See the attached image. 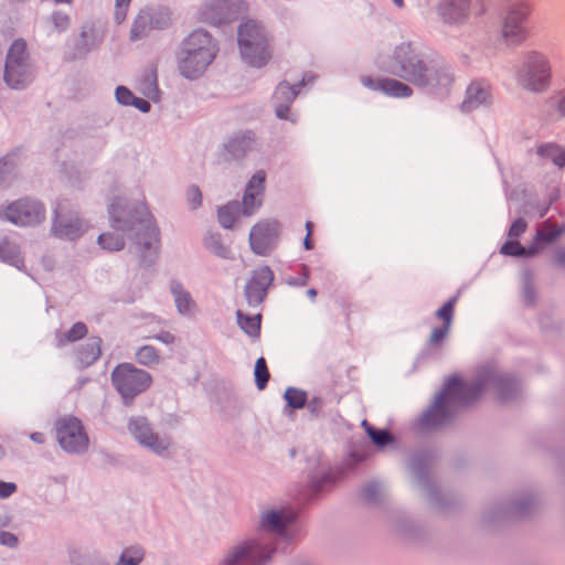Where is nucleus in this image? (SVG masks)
<instances>
[{
    "label": "nucleus",
    "instance_id": "9d476101",
    "mask_svg": "<svg viewBox=\"0 0 565 565\" xmlns=\"http://www.w3.org/2000/svg\"><path fill=\"white\" fill-rule=\"evenodd\" d=\"M55 430L57 443L65 452L82 455L87 451L89 438L77 417L64 416L57 419Z\"/></svg>",
    "mask_w": 565,
    "mask_h": 565
},
{
    "label": "nucleus",
    "instance_id": "ddd939ff",
    "mask_svg": "<svg viewBox=\"0 0 565 565\" xmlns=\"http://www.w3.org/2000/svg\"><path fill=\"white\" fill-rule=\"evenodd\" d=\"M281 225L277 220H262L257 222L249 233V245L257 255H267L276 246Z\"/></svg>",
    "mask_w": 565,
    "mask_h": 565
},
{
    "label": "nucleus",
    "instance_id": "ea45409f",
    "mask_svg": "<svg viewBox=\"0 0 565 565\" xmlns=\"http://www.w3.org/2000/svg\"><path fill=\"white\" fill-rule=\"evenodd\" d=\"M362 426L376 446L383 447L393 441V438L387 430L375 429L366 420H363Z\"/></svg>",
    "mask_w": 565,
    "mask_h": 565
},
{
    "label": "nucleus",
    "instance_id": "c85d7f7f",
    "mask_svg": "<svg viewBox=\"0 0 565 565\" xmlns=\"http://www.w3.org/2000/svg\"><path fill=\"white\" fill-rule=\"evenodd\" d=\"M242 215L237 201L221 206L217 211V220L224 228H233Z\"/></svg>",
    "mask_w": 565,
    "mask_h": 565
},
{
    "label": "nucleus",
    "instance_id": "412c9836",
    "mask_svg": "<svg viewBox=\"0 0 565 565\" xmlns=\"http://www.w3.org/2000/svg\"><path fill=\"white\" fill-rule=\"evenodd\" d=\"M245 10L243 0H214V23L236 20Z\"/></svg>",
    "mask_w": 565,
    "mask_h": 565
},
{
    "label": "nucleus",
    "instance_id": "a18cd8bd",
    "mask_svg": "<svg viewBox=\"0 0 565 565\" xmlns=\"http://www.w3.org/2000/svg\"><path fill=\"white\" fill-rule=\"evenodd\" d=\"M501 253L510 256H522L526 254L525 248L522 247L518 241L512 238L503 244Z\"/></svg>",
    "mask_w": 565,
    "mask_h": 565
},
{
    "label": "nucleus",
    "instance_id": "864d4df0",
    "mask_svg": "<svg viewBox=\"0 0 565 565\" xmlns=\"http://www.w3.org/2000/svg\"><path fill=\"white\" fill-rule=\"evenodd\" d=\"M17 491V484L13 482L0 481V498L7 499Z\"/></svg>",
    "mask_w": 565,
    "mask_h": 565
},
{
    "label": "nucleus",
    "instance_id": "b1692460",
    "mask_svg": "<svg viewBox=\"0 0 565 565\" xmlns=\"http://www.w3.org/2000/svg\"><path fill=\"white\" fill-rule=\"evenodd\" d=\"M102 353V339L89 337L86 342L76 349L75 355L79 367H87L94 364Z\"/></svg>",
    "mask_w": 565,
    "mask_h": 565
},
{
    "label": "nucleus",
    "instance_id": "8fccbe9b",
    "mask_svg": "<svg viewBox=\"0 0 565 565\" xmlns=\"http://www.w3.org/2000/svg\"><path fill=\"white\" fill-rule=\"evenodd\" d=\"M0 545L12 550L17 548L19 546V539L11 532L0 531Z\"/></svg>",
    "mask_w": 565,
    "mask_h": 565
},
{
    "label": "nucleus",
    "instance_id": "a878e982",
    "mask_svg": "<svg viewBox=\"0 0 565 565\" xmlns=\"http://www.w3.org/2000/svg\"><path fill=\"white\" fill-rule=\"evenodd\" d=\"M294 519L295 513L289 510L268 511L262 516V525L266 530L281 532Z\"/></svg>",
    "mask_w": 565,
    "mask_h": 565
},
{
    "label": "nucleus",
    "instance_id": "c03bdc74",
    "mask_svg": "<svg viewBox=\"0 0 565 565\" xmlns=\"http://www.w3.org/2000/svg\"><path fill=\"white\" fill-rule=\"evenodd\" d=\"M52 23L55 28V30L61 33L68 29L70 26V17L62 12V11H55L51 14Z\"/></svg>",
    "mask_w": 565,
    "mask_h": 565
},
{
    "label": "nucleus",
    "instance_id": "680f3d73",
    "mask_svg": "<svg viewBox=\"0 0 565 565\" xmlns=\"http://www.w3.org/2000/svg\"><path fill=\"white\" fill-rule=\"evenodd\" d=\"M557 113L561 116H565V90L561 93L559 98L556 104Z\"/></svg>",
    "mask_w": 565,
    "mask_h": 565
},
{
    "label": "nucleus",
    "instance_id": "4468645a",
    "mask_svg": "<svg viewBox=\"0 0 565 565\" xmlns=\"http://www.w3.org/2000/svg\"><path fill=\"white\" fill-rule=\"evenodd\" d=\"M526 10L521 7L513 8L505 13L502 20L500 35L507 45H520L526 40Z\"/></svg>",
    "mask_w": 565,
    "mask_h": 565
},
{
    "label": "nucleus",
    "instance_id": "393cba45",
    "mask_svg": "<svg viewBox=\"0 0 565 565\" xmlns=\"http://www.w3.org/2000/svg\"><path fill=\"white\" fill-rule=\"evenodd\" d=\"M0 260L21 269L24 266L19 243L10 236L0 237Z\"/></svg>",
    "mask_w": 565,
    "mask_h": 565
},
{
    "label": "nucleus",
    "instance_id": "4d7b16f0",
    "mask_svg": "<svg viewBox=\"0 0 565 565\" xmlns=\"http://www.w3.org/2000/svg\"><path fill=\"white\" fill-rule=\"evenodd\" d=\"M361 83L372 90H380V78L373 79L370 76H363L361 77Z\"/></svg>",
    "mask_w": 565,
    "mask_h": 565
},
{
    "label": "nucleus",
    "instance_id": "4be33fe9",
    "mask_svg": "<svg viewBox=\"0 0 565 565\" xmlns=\"http://www.w3.org/2000/svg\"><path fill=\"white\" fill-rule=\"evenodd\" d=\"M298 95V90L287 82L280 83L274 94L276 102V116L280 119H288L290 105Z\"/></svg>",
    "mask_w": 565,
    "mask_h": 565
},
{
    "label": "nucleus",
    "instance_id": "de8ad7c7",
    "mask_svg": "<svg viewBox=\"0 0 565 565\" xmlns=\"http://www.w3.org/2000/svg\"><path fill=\"white\" fill-rule=\"evenodd\" d=\"M115 97L118 104L124 106H130L131 99H134L135 95L126 86H118L115 90Z\"/></svg>",
    "mask_w": 565,
    "mask_h": 565
},
{
    "label": "nucleus",
    "instance_id": "aec40b11",
    "mask_svg": "<svg viewBox=\"0 0 565 565\" xmlns=\"http://www.w3.org/2000/svg\"><path fill=\"white\" fill-rule=\"evenodd\" d=\"M491 99L490 86L483 81L472 82L466 92V98L461 104L463 111H471Z\"/></svg>",
    "mask_w": 565,
    "mask_h": 565
},
{
    "label": "nucleus",
    "instance_id": "f704fd0d",
    "mask_svg": "<svg viewBox=\"0 0 565 565\" xmlns=\"http://www.w3.org/2000/svg\"><path fill=\"white\" fill-rule=\"evenodd\" d=\"M541 157L548 158L558 167L565 166V148L555 143L541 146L537 150Z\"/></svg>",
    "mask_w": 565,
    "mask_h": 565
},
{
    "label": "nucleus",
    "instance_id": "4c0bfd02",
    "mask_svg": "<svg viewBox=\"0 0 565 565\" xmlns=\"http://www.w3.org/2000/svg\"><path fill=\"white\" fill-rule=\"evenodd\" d=\"M255 384L259 391H263L269 381L270 373L268 371L266 360L262 356L256 360L254 369Z\"/></svg>",
    "mask_w": 565,
    "mask_h": 565
},
{
    "label": "nucleus",
    "instance_id": "2eb2a0df",
    "mask_svg": "<svg viewBox=\"0 0 565 565\" xmlns=\"http://www.w3.org/2000/svg\"><path fill=\"white\" fill-rule=\"evenodd\" d=\"M266 173L264 170L256 171L248 183L242 199L241 212L244 216H252L263 204L265 192Z\"/></svg>",
    "mask_w": 565,
    "mask_h": 565
},
{
    "label": "nucleus",
    "instance_id": "052dcab7",
    "mask_svg": "<svg viewBox=\"0 0 565 565\" xmlns=\"http://www.w3.org/2000/svg\"><path fill=\"white\" fill-rule=\"evenodd\" d=\"M12 523V515L8 512H0V530L9 527Z\"/></svg>",
    "mask_w": 565,
    "mask_h": 565
},
{
    "label": "nucleus",
    "instance_id": "6e6552de",
    "mask_svg": "<svg viewBox=\"0 0 565 565\" xmlns=\"http://www.w3.org/2000/svg\"><path fill=\"white\" fill-rule=\"evenodd\" d=\"M111 381L124 404L130 406L135 397L150 386L152 377L147 371L131 363H121L113 370Z\"/></svg>",
    "mask_w": 565,
    "mask_h": 565
},
{
    "label": "nucleus",
    "instance_id": "473e14b6",
    "mask_svg": "<svg viewBox=\"0 0 565 565\" xmlns=\"http://www.w3.org/2000/svg\"><path fill=\"white\" fill-rule=\"evenodd\" d=\"M87 334V327L84 322H75L65 333H57V347H63L68 342H75Z\"/></svg>",
    "mask_w": 565,
    "mask_h": 565
},
{
    "label": "nucleus",
    "instance_id": "49530a36",
    "mask_svg": "<svg viewBox=\"0 0 565 565\" xmlns=\"http://www.w3.org/2000/svg\"><path fill=\"white\" fill-rule=\"evenodd\" d=\"M186 202L191 210L198 209L202 203V193L196 185H191L186 190Z\"/></svg>",
    "mask_w": 565,
    "mask_h": 565
},
{
    "label": "nucleus",
    "instance_id": "f257e3e1",
    "mask_svg": "<svg viewBox=\"0 0 565 565\" xmlns=\"http://www.w3.org/2000/svg\"><path fill=\"white\" fill-rule=\"evenodd\" d=\"M110 227L115 232L102 233L98 245L109 252L125 247V237L131 239L132 252L143 268L154 265L160 256V231L143 201L115 198L108 205Z\"/></svg>",
    "mask_w": 565,
    "mask_h": 565
},
{
    "label": "nucleus",
    "instance_id": "6e6d98bb",
    "mask_svg": "<svg viewBox=\"0 0 565 565\" xmlns=\"http://www.w3.org/2000/svg\"><path fill=\"white\" fill-rule=\"evenodd\" d=\"M380 492V487L376 483H370L363 489V495L366 500H374Z\"/></svg>",
    "mask_w": 565,
    "mask_h": 565
},
{
    "label": "nucleus",
    "instance_id": "58836bf2",
    "mask_svg": "<svg viewBox=\"0 0 565 565\" xmlns=\"http://www.w3.org/2000/svg\"><path fill=\"white\" fill-rule=\"evenodd\" d=\"M284 397L287 405L296 409L302 408L307 402V393L296 387H288L285 391Z\"/></svg>",
    "mask_w": 565,
    "mask_h": 565
},
{
    "label": "nucleus",
    "instance_id": "bb28decb",
    "mask_svg": "<svg viewBox=\"0 0 565 565\" xmlns=\"http://www.w3.org/2000/svg\"><path fill=\"white\" fill-rule=\"evenodd\" d=\"M151 30H154V28L151 23V18L145 7L138 12L134 20L129 39L131 41L141 40L147 36Z\"/></svg>",
    "mask_w": 565,
    "mask_h": 565
},
{
    "label": "nucleus",
    "instance_id": "cd10ccee",
    "mask_svg": "<svg viewBox=\"0 0 565 565\" xmlns=\"http://www.w3.org/2000/svg\"><path fill=\"white\" fill-rule=\"evenodd\" d=\"M380 92L395 98L409 97L413 94V89L408 85L386 77L380 78Z\"/></svg>",
    "mask_w": 565,
    "mask_h": 565
},
{
    "label": "nucleus",
    "instance_id": "603ef678",
    "mask_svg": "<svg viewBox=\"0 0 565 565\" xmlns=\"http://www.w3.org/2000/svg\"><path fill=\"white\" fill-rule=\"evenodd\" d=\"M526 226V222L523 218L515 220L509 230V237L512 239L520 237L525 232Z\"/></svg>",
    "mask_w": 565,
    "mask_h": 565
},
{
    "label": "nucleus",
    "instance_id": "09e8293b",
    "mask_svg": "<svg viewBox=\"0 0 565 565\" xmlns=\"http://www.w3.org/2000/svg\"><path fill=\"white\" fill-rule=\"evenodd\" d=\"M450 328L447 326L434 328L430 337H429V343L433 345L439 344L449 333Z\"/></svg>",
    "mask_w": 565,
    "mask_h": 565
},
{
    "label": "nucleus",
    "instance_id": "f3484780",
    "mask_svg": "<svg viewBox=\"0 0 565 565\" xmlns=\"http://www.w3.org/2000/svg\"><path fill=\"white\" fill-rule=\"evenodd\" d=\"M269 558V551L255 543H246L236 547L228 558L226 565H263Z\"/></svg>",
    "mask_w": 565,
    "mask_h": 565
},
{
    "label": "nucleus",
    "instance_id": "dca6fc26",
    "mask_svg": "<svg viewBox=\"0 0 565 565\" xmlns=\"http://www.w3.org/2000/svg\"><path fill=\"white\" fill-rule=\"evenodd\" d=\"M273 280L274 274L269 267L264 266L254 270L245 288L246 299L249 306L256 307L264 301Z\"/></svg>",
    "mask_w": 565,
    "mask_h": 565
},
{
    "label": "nucleus",
    "instance_id": "c9c22d12",
    "mask_svg": "<svg viewBox=\"0 0 565 565\" xmlns=\"http://www.w3.org/2000/svg\"><path fill=\"white\" fill-rule=\"evenodd\" d=\"M145 557V551L140 546H129L122 550L115 565H140Z\"/></svg>",
    "mask_w": 565,
    "mask_h": 565
},
{
    "label": "nucleus",
    "instance_id": "5fc2aeb1",
    "mask_svg": "<svg viewBox=\"0 0 565 565\" xmlns=\"http://www.w3.org/2000/svg\"><path fill=\"white\" fill-rule=\"evenodd\" d=\"M131 100L132 102H131L130 106H134L141 113H148L151 108L150 103L143 98L135 96L134 99H131Z\"/></svg>",
    "mask_w": 565,
    "mask_h": 565
},
{
    "label": "nucleus",
    "instance_id": "7c9ffc66",
    "mask_svg": "<svg viewBox=\"0 0 565 565\" xmlns=\"http://www.w3.org/2000/svg\"><path fill=\"white\" fill-rule=\"evenodd\" d=\"M154 30H164L171 24V11L162 6H147Z\"/></svg>",
    "mask_w": 565,
    "mask_h": 565
},
{
    "label": "nucleus",
    "instance_id": "37998d69",
    "mask_svg": "<svg viewBox=\"0 0 565 565\" xmlns=\"http://www.w3.org/2000/svg\"><path fill=\"white\" fill-rule=\"evenodd\" d=\"M253 140L250 138H237L228 143L230 151L235 156L239 157L247 150L252 149Z\"/></svg>",
    "mask_w": 565,
    "mask_h": 565
},
{
    "label": "nucleus",
    "instance_id": "e433bc0d",
    "mask_svg": "<svg viewBox=\"0 0 565 565\" xmlns=\"http://www.w3.org/2000/svg\"><path fill=\"white\" fill-rule=\"evenodd\" d=\"M138 363L145 366H153L160 363L161 359L157 349L152 345H142L136 352Z\"/></svg>",
    "mask_w": 565,
    "mask_h": 565
},
{
    "label": "nucleus",
    "instance_id": "5701e85b",
    "mask_svg": "<svg viewBox=\"0 0 565 565\" xmlns=\"http://www.w3.org/2000/svg\"><path fill=\"white\" fill-rule=\"evenodd\" d=\"M170 292L173 296L175 308L182 316H191L195 312L196 306L190 292L183 285L177 280L171 279L169 284Z\"/></svg>",
    "mask_w": 565,
    "mask_h": 565
},
{
    "label": "nucleus",
    "instance_id": "2f4dec72",
    "mask_svg": "<svg viewBox=\"0 0 565 565\" xmlns=\"http://www.w3.org/2000/svg\"><path fill=\"white\" fill-rule=\"evenodd\" d=\"M237 321L241 329L249 337L259 335L262 323V315L259 312L254 315H244L241 310H238Z\"/></svg>",
    "mask_w": 565,
    "mask_h": 565
},
{
    "label": "nucleus",
    "instance_id": "69168bd1",
    "mask_svg": "<svg viewBox=\"0 0 565 565\" xmlns=\"http://www.w3.org/2000/svg\"><path fill=\"white\" fill-rule=\"evenodd\" d=\"M306 231L307 234L312 235L313 232V223L311 221L306 222Z\"/></svg>",
    "mask_w": 565,
    "mask_h": 565
},
{
    "label": "nucleus",
    "instance_id": "3c124183",
    "mask_svg": "<svg viewBox=\"0 0 565 565\" xmlns=\"http://www.w3.org/2000/svg\"><path fill=\"white\" fill-rule=\"evenodd\" d=\"M196 19L201 22L212 23V1L205 0L202 8L198 11Z\"/></svg>",
    "mask_w": 565,
    "mask_h": 565
},
{
    "label": "nucleus",
    "instance_id": "9b49d317",
    "mask_svg": "<svg viewBox=\"0 0 565 565\" xmlns=\"http://www.w3.org/2000/svg\"><path fill=\"white\" fill-rule=\"evenodd\" d=\"M128 430L140 446L152 454L161 458L170 457V437L156 433L146 417H131L128 422Z\"/></svg>",
    "mask_w": 565,
    "mask_h": 565
},
{
    "label": "nucleus",
    "instance_id": "c756f323",
    "mask_svg": "<svg viewBox=\"0 0 565 565\" xmlns=\"http://www.w3.org/2000/svg\"><path fill=\"white\" fill-rule=\"evenodd\" d=\"M18 156L15 152L6 154L0 159V186L8 185L15 175Z\"/></svg>",
    "mask_w": 565,
    "mask_h": 565
},
{
    "label": "nucleus",
    "instance_id": "20e7f679",
    "mask_svg": "<svg viewBox=\"0 0 565 565\" xmlns=\"http://www.w3.org/2000/svg\"><path fill=\"white\" fill-rule=\"evenodd\" d=\"M212 63V35L199 28L190 33L177 53L180 74L190 81L200 78Z\"/></svg>",
    "mask_w": 565,
    "mask_h": 565
},
{
    "label": "nucleus",
    "instance_id": "39448f33",
    "mask_svg": "<svg viewBox=\"0 0 565 565\" xmlns=\"http://www.w3.org/2000/svg\"><path fill=\"white\" fill-rule=\"evenodd\" d=\"M237 41L241 55L249 65L262 67L270 60L267 33L255 20H246L238 26Z\"/></svg>",
    "mask_w": 565,
    "mask_h": 565
},
{
    "label": "nucleus",
    "instance_id": "7ed1b4c3",
    "mask_svg": "<svg viewBox=\"0 0 565 565\" xmlns=\"http://www.w3.org/2000/svg\"><path fill=\"white\" fill-rule=\"evenodd\" d=\"M482 392L480 383L467 384L457 376L449 377L436 396L431 407L423 416V425L434 427L444 424L459 406L468 405Z\"/></svg>",
    "mask_w": 565,
    "mask_h": 565
},
{
    "label": "nucleus",
    "instance_id": "13d9d810",
    "mask_svg": "<svg viewBox=\"0 0 565 565\" xmlns=\"http://www.w3.org/2000/svg\"><path fill=\"white\" fill-rule=\"evenodd\" d=\"M153 338L164 344H172L175 340L174 335L172 333H170L169 331H161L160 333L156 334Z\"/></svg>",
    "mask_w": 565,
    "mask_h": 565
},
{
    "label": "nucleus",
    "instance_id": "bf43d9fd",
    "mask_svg": "<svg viewBox=\"0 0 565 565\" xmlns=\"http://www.w3.org/2000/svg\"><path fill=\"white\" fill-rule=\"evenodd\" d=\"M128 7L127 6H116L115 9V20L117 23H121L127 17Z\"/></svg>",
    "mask_w": 565,
    "mask_h": 565
},
{
    "label": "nucleus",
    "instance_id": "0eeeda50",
    "mask_svg": "<svg viewBox=\"0 0 565 565\" xmlns=\"http://www.w3.org/2000/svg\"><path fill=\"white\" fill-rule=\"evenodd\" d=\"M34 79V67L26 51V43L14 40L10 45L4 64L3 81L12 89H24Z\"/></svg>",
    "mask_w": 565,
    "mask_h": 565
},
{
    "label": "nucleus",
    "instance_id": "338daca9",
    "mask_svg": "<svg viewBox=\"0 0 565 565\" xmlns=\"http://www.w3.org/2000/svg\"><path fill=\"white\" fill-rule=\"evenodd\" d=\"M131 0H115L116 6H127L129 7Z\"/></svg>",
    "mask_w": 565,
    "mask_h": 565
},
{
    "label": "nucleus",
    "instance_id": "a211bd4d",
    "mask_svg": "<svg viewBox=\"0 0 565 565\" xmlns=\"http://www.w3.org/2000/svg\"><path fill=\"white\" fill-rule=\"evenodd\" d=\"M469 8V0H443L438 7V14L445 23L458 24L468 18Z\"/></svg>",
    "mask_w": 565,
    "mask_h": 565
},
{
    "label": "nucleus",
    "instance_id": "e2e57ef3",
    "mask_svg": "<svg viewBox=\"0 0 565 565\" xmlns=\"http://www.w3.org/2000/svg\"><path fill=\"white\" fill-rule=\"evenodd\" d=\"M30 438H31V440H32V441H34V443H36V444H40V445H41V444H44V441H45V436H44V434L39 433V431H36V433H32V434L30 435Z\"/></svg>",
    "mask_w": 565,
    "mask_h": 565
},
{
    "label": "nucleus",
    "instance_id": "774afa93",
    "mask_svg": "<svg viewBox=\"0 0 565 565\" xmlns=\"http://www.w3.org/2000/svg\"><path fill=\"white\" fill-rule=\"evenodd\" d=\"M307 294H308V296H309L311 299H315V298H316V296H317V290H316V289H313V288H311V289H308V290H307Z\"/></svg>",
    "mask_w": 565,
    "mask_h": 565
},
{
    "label": "nucleus",
    "instance_id": "a19ab883",
    "mask_svg": "<svg viewBox=\"0 0 565 565\" xmlns=\"http://www.w3.org/2000/svg\"><path fill=\"white\" fill-rule=\"evenodd\" d=\"M457 300H458L457 296L450 298L441 308H439L436 311V317L444 322V326H447L449 328L452 322Z\"/></svg>",
    "mask_w": 565,
    "mask_h": 565
},
{
    "label": "nucleus",
    "instance_id": "72a5a7b5",
    "mask_svg": "<svg viewBox=\"0 0 565 565\" xmlns=\"http://www.w3.org/2000/svg\"><path fill=\"white\" fill-rule=\"evenodd\" d=\"M71 565H109V563L97 553H81L74 551L70 554Z\"/></svg>",
    "mask_w": 565,
    "mask_h": 565
},
{
    "label": "nucleus",
    "instance_id": "423d86ee",
    "mask_svg": "<svg viewBox=\"0 0 565 565\" xmlns=\"http://www.w3.org/2000/svg\"><path fill=\"white\" fill-rule=\"evenodd\" d=\"M552 65L548 56L536 50L523 55L519 71L520 85L532 93L546 92L552 84Z\"/></svg>",
    "mask_w": 565,
    "mask_h": 565
},
{
    "label": "nucleus",
    "instance_id": "79ce46f5",
    "mask_svg": "<svg viewBox=\"0 0 565 565\" xmlns=\"http://www.w3.org/2000/svg\"><path fill=\"white\" fill-rule=\"evenodd\" d=\"M561 232L562 231L556 225L545 222L539 228L537 234H536V239L546 242V243H551L561 234Z\"/></svg>",
    "mask_w": 565,
    "mask_h": 565
},
{
    "label": "nucleus",
    "instance_id": "f8f14e48",
    "mask_svg": "<svg viewBox=\"0 0 565 565\" xmlns=\"http://www.w3.org/2000/svg\"><path fill=\"white\" fill-rule=\"evenodd\" d=\"M87 222L74 210H66L58 204L53 211L50 234L58 239L75 242L87 231Z\"/></svg>",
    "mask_w": 565,
    "mask_h": 565
},
{
    "label": "nucleus",
    "instance_id": "0e129e2a",
    "mask_svg": "<svg viewBox=\"0 0 565 565\" xmlns=\"http://www.w3.org/2000/svg\"><path fill=\"white\" fill-rule=\"evenodd\" d=\"M303 246L307 250H310L313 248V241L311 239V235L307 234L303 239Z\"/></svg>",
    "mask_w": 565,
    "mask_h": 565
},
{
    "label": "nucleus",
    "instance_id": "1a4fd4ad",
    "mask_svg": "<svg viewBox=\"0 0 565 565\" xmlns=\"http://www.w3.org/2000/svg\"><path fill=\"white\" fill-rule=\"evenodd\" d=\"M46 216L44 204L35 199L23 198L0 207V220L18 226H35Z\"/></svg>",
    "mask_w": 565,
    "mask_h": 565
},
{
    "label": "nucleus",
    "instance_id": "6ab92c4d",
    "mask_svg": "<svg viewBox=\"0 0 565 565\" xmlns=\"http://www.w3.org/2000/svg\"><path fill=\"white\" fill-rule=\"evenodd\" d=\"M102 42V36L93 25H84L82 31L74 42L71 52V58L77 60L86 56L90 51L98 47Z\"/></svg>",
    "mask_w": 565,
    "mask_h": 565
},
{
    "label": "nucleus",
    "instance_id": "f03ea898",
    "mask_svg": "<svg viewBox=\"0 0 565 565\" xmlns=\"http://www.w3.org/2000/svg\"><path fill=\"white\" fill-rule=\"evenodd\" d=\"M385 70L418 87L447 88L454 79L443 62L424 57L409 42L395 46Z\"/></svg>",
    "mask_w": 565,
    "mask_h": 565
}]
</instances>
